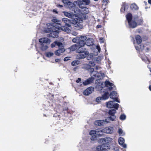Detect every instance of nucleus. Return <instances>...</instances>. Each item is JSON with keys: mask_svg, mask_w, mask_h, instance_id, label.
<instances>
[{"mask_svg": "<svg viewBox=\"0 0 151 151\" xmlns=\"http://www.w3.org/2000/svg\"><path fill=\"white\" fill-rule=\"evenodd\" d=\"M105 85L106 87L108 88V89L109 91H111L114 89V84L112 83H111L109 81H106L105 82Z\"/></svg>", "mask_w": 151, "mask_h": 151, "instance_id": "15", "label": "nucleus"}, {"mask_svg": "<svg viewBox=\"0 0 151 151\" xmlns=\"http://www.w3.org/2000/svg\"><path fill=\"white\" fill-rule=\"evenodd\" d=\"M72 34L74 36H76L77 35V33L74 32Z\"/></svg>", "mask_w": 151, "mask_h": 151, "instance_id": "54", "label": "nucleus"}, {"mask_svg": "<svg viewBox=\"0 0 151 151\" xmlns=\"http://www.w3.org/2000/svg\"><path fill=\"white\" fill-rule=\"evenodd\" d=\"M89 64L91 66H91H94L95 65V64L94 62L92 61H90Z\"/></svg>", "mask_w": 151, "mask_h": 151, "instance_id": "45", "label": "nucleus"}, {"mask_svg": "<svg viewBox=\"0 0 151 151\" xmlns=\"http://www.w3.org/2000/svg\"><path fill=\"white\" fill-rule=\"evenodd\" d=\"M94 88L93 87L90 86L85 90L83 92L84 95L88 96L93 91Z\"/></svg>", "mask_w": 151, "mask_h": 151, "instance_id": "11", "label": "nucleus"}, {"mask_svg": "<svg viewBox=\"0 0 151 151\" xmlns=\"http://www.w3.org/2000/svg\"><path fill=\"white\" fill-rule=\"evenodd\" d=\"M103 100L101 97H99L96 99V101L97 102H99L101 100Z\"/></svg>", "mask_w": 151, "mask_h": 151, "instance_id": "43", "label": "nucleus"}, {"mask_svg": "<svg viewBox=\"0 0 151 151\" xmlns=\"http://www.w3.org/2000/svg\"><path fill=\"white\" fill-rule=\"evenodd\" d=\"M148 2L150 4H151V0H148Z\"/></svg>", "mask_w": 151, "mask_h": 151, "instance_id": "62", "label": "nucleus"}, {"mask_svg": "<svg viewBox=\"0 0 151 151\" xmlns=\"http://www.w3.org/2000/svg\"><path fill=\"white\" fill-rule=\"evenodd\" d=\"M116 112V110L115 109H111L109 111V113L110 115L111 120V121H115L116 119V116L114 114Z\"/></svg>", "mask_w": 151, "mask_h": 151, "instance_id": "13", "label": "nucleus"}, {"mask_svg": "<svg viewBox=\"0 0 151 151\" xmlns=\"http://www.w3.org/2000/svg\"><path fill=\"white\" fill-rule=\"evenodd\" d=\"M93 81L92 78H89L87 80L83 81V84L84 86H86L91 83Z\"/></svg>", "mask_w": 151, "mask_h": 151, "instance_id": "21", "label": "nucleus"}, {"mask_svg": "<svg viewBox=\"0 0 151 151\" xmlns=\"http://www.w3.org/2000/svg\"><path fill=\"white\" fill-rule=\"evenodd\" d=\"M126 17L128 23L132 20V14L130 13H128L126 16Z\"/></svg>", "mask_w": 151, "mask_h": 151, "instance_id": "28", "label": "nucleus"}, {"mask_svg": "<svg viewBox=\"0 0 151 151\" xmlns=\"http://www.w3.org/2000/svg\"><path fill=\"white\" fill-rule=\"evenodd\" d=\"M89 54L88 52L87 51L80 52L78 55V58H85L86 55Z\"/></svg>", "mask_w": 151, "mask_h": 151, "instance_id": "19", "label": "nucleus"}, {"mask_svg": "<svg viewBox=\"0 0 151 151\" xmlns=\"http://www.w3.org/2000/svg\"><path fill=\"white\" fill-rule=\"evenodd\" d=\"M84 46H81L78 44V48L76 50V52L79 53L86 51V49L83 47Z\"/></svg>", "mask_w": 151, "mask_h": 151, "instance_id": "24", "label": "nucleus"}, {"mask_svg": "<svg viewBox=\"0 0 151 151\" xmlns=\"http://www.w3.org/2000/svg\"><path fill=\"white\" fill-rule=\"evenodd\" d=\"M126 116L125 115H124V114H123V120L125 119H126Z\"/></svg>", "mask_w": 151, "mask_h": 151, "instance_id": "57", "label": "nucleus"}, {"mask_svg": "<svg viewBox=\"0 0 151 151\" xmlns=\"http://www.w3.org/2000/svg\"><path fill=\"white\" fill-rule=\"evenodd\" d=\"M148 67L149 68V69L150 70V72H151V68H150L148 66Z\"/></svg>", "mask_w": 151, "mask_h": 151, "instance_id": "64", "label": "nucleus"}, {"mask_svg": "<svg viewBox=\"0 0 151 151\" xmlns=\"http://www.w3.org/2000/svg\"><path fill=\"white\" fill-rule=\"evenodd\" d=\"M113 139L112 138L110 137H105L104 138L101 139V141L103 143H111Z\"/></svg>", "mask_w": 151, "mask_h": 151, "instance_id": "18", "label": "nucleus"}, {"mask_svg": "<svg viewBox=\"0 0 151 151\" xmlns=\"http://www.w3.org/2000/svg\"><path fill=\"white\" fill-rule=\"evenodd\" d=\"M140 47H139L138 46V47H135V48L136 49L139 51L140 50H143L144 49V45L143 44H141L139 45Z\"/></svg>", "mask_w": 151, "mask_h": 151, "instance_id": "35", "label": "nucleus"}, {"mask_svg": "<svg viewBox=\"0 0 151 151\" xmlns=\"http://www.w3.org/2000/svg\"><path fill=\"white\" fill-rule=\"evenodd\" d=\"M86 45L88 46L92 45L93 44V40L92 39H89L86 40Z\"/></svg>", "mask_w": 151, "mask_h": 151, "instance_id": "27", "label": "nucleus"}, {"mask_svg": "<svg viewBox=\"0 0 151 151\" xmlns=\"http://www.w3.org/2000/svg\"><path fill=\"white\" fill-rule=\"evenodd\" d=\"M91 70L93 71L91 74V76L96 77L99 79L102 78L104 76V73H97L96 71H94L93 69H91Z\"/></svg>", "mask_w": 151, "mask_h": 151, "instance_id": "8", "label": "nucleus"}, {"mask_svg": "<svg viewBox=\"0 0 151 151\" xmlns=\"http://www.w3.org/2000/svg\"><path fill=\"white\" fill-rule=\"evenodd\" d=\"M118 133L119 135H120L122 133V129L121 128H119L118 131Z\"/></svg>", "mask_w": 151, "mask_h": 151, "instance_id": "46", "label": "nucleus"}, {"mask_svg": "<svg viewBox=\"0 0 151 151\" xmlns=\"http://www.w3.org/2000/svg\"><path fill=\"white\" fill-rule=\"evenodd\" d=\"M57 6L58 7H60V8H61V7H63V5H58Z\"/></svg>", "mask_w": 151, "mask_h": 151, "instance_id": "56", "label": "nucleus"}, {"mask_svg": "<svg viewBox=\"0 0 151 151\" xmlns=\"http://www.w3.org/2000/svg\"><path fill=\"white\" fill-rule=\"evenodd\" d=\"M62 2L66 5H70V3L68 0H63Z\"/></svg>", "mask_w": 151, "mask_h": 151, "instance_id": "40", "label": "nucleus"}, {"mask_svg": "<svg viewBox=\"0 0 151 151\" xmlns=\"http://www.w3.org/2000/svg\"><path fill=\"white\" fill-rule=\"evenodd\" d=\"M130 7L132 9L134 10H138L139 9L138 6L135 3L131 4Z\"/></svg>", "mask_w": 151, "mask_h": 151, "instance_id": "32", "label": "nucleus"}, {"mask_svg": "<svg viewBox=\"0 0 151 151\" xmlns=\"http://www.w3.org/2000/svg\"><path fill=\"white\" fill-rule=\"evenodd\" d=\"M70 57H66L64 59V61H67L70 60Z\"/></svg>", "mask_w": 151, "mask_h": 151, "instance_id": "47", "label": "nucleus"}, {"mask_svg": "<svg viewBox=\"0 0 151 151\" xmlns=\"http://www.w3.org/2000/svg\"><path fill=\"white\" fill-rule=\"evenodd\" d=\"M118 142L119 144L122 146H123V138L120 137L118 139Z\"/></svg>", "mask_w": 151, "mask_h": 151, "instance_id": "38", "label": "nucleus"}, {"mask_svg": "<svg viewBox=\"0 0 151 151\" xmlns=\"http://www.w3.org/2000/svg\"><path fill=\"white\" fill-rule=\"evenodd\" d=\"M47 28H45L44 30L45 32L47 33L50 32V36L54 38L57 37L59 31L61 30L58 29V28L59 26L55 27L52 26L51 24H47Z\"/></svg>", "mask_w": 151, "mask_h": 151, "instance_id": "2", "label": "nucleus"}, {"mask_svg": "<svg viewBox=\"0 0 151 151\" xmlns=\"http://www.w3.org/2000/svg\"><path fill=\"white\" fill-rule=\"evenodd\" d=\"M100 42L101 43H103L104 42V39L102 38H100Z\"/></svg>", "mask_w": 151, "mask_h": 151, "instance_id": "49", "label": "nucleus"}, {"mask_svg": "<svg viewBox=\"0 0 151 151\" xmlns=\"http://www.w3.org/2000/svg\"><path fill=\"white\" fill-rule=\"evenodd\" d=\"M62 21L65 24V25L68 26L69 28H67L65 27H58V29L59 30H61L67 33H69L71 32V25L70 23L72 24V19L70 20L67 18H63L62 19Z\"/></svg>", "mask_w": 151, "mask_h": 151, "instance_id": "3", "label": "nucleus"}, {"mask_svg": "<svg viewBox=\"0 0 151 151\" xmlns=\"http://www.w3.org/2000/svg\"><path fill=\"white\" fill-rule=\"evenodd\" d=\"M149 88L150 90L151 91V85L149 86Z\"/></svg>", "mask_w": 151, "mask_h": 151, "instance_id": "60", "label": "nucleus"}, {"mask_svg": "<svg viewBox=\"0 0 151 151\" xmlns=\"http://www.w3.org/2000/svg\"><path fill=\"white\" fill-rule=\"evenodd\" d=\"M83 68L86 69L87 70H89V69L90 70V72L92 73L93 71L91 70V69H93V68H91V66L88 65V64H85L83 65Z\"/></svg>", "mask_w": 151, "mask_h": 151, "instance_id": "30", "label": "nucleus"}, {"mask_svg": "<svg viewBox=\"0 0 151 151\" xmlns=\"http://www.w3.org/2000/svg\"><path fill=\"white\" fill-rule=\"evenodd\" d=\"M96 133V130H92L89 132V134L91 136V140L94 141L97 139V137Z\"/></svg>", "mask_w": 151, "mask_h": 151, "instance_id": "12", "label": "nucleus"}, {"mask_svg": "<svg viewBox=\"0 0 151 151\" xmlns=\"http://www.w3.org/2000/svg\"><path fill=\"white\" fill-rule=\"evenodd\" d=\"M110 120H111V118H110V117H107L106 119H105V120L104 121V122H105V124H106V123H108L109 122H110Z\"/></svg>", "mask_w": 151, "mask_h": 151, "instance_id": "41", "label": "nucleus"}, {"mask_svg": "<svg viewBox=\"0 0 151 151\" xmlns=\"http://www.w3.org/2000/svg\"><path fill=\"white\" fill-rule=\"evenodd\" d=\"M101 25H98L97 26L98 28H100L101 27Z\"/></svg>", "mask_w": 151, "mask_h": 151, "instance_id": "61", "label": "nucleus"}, {"mask_svg": "<svg viewBox=\"0 0 151 151\" xmlns=\"http://www.w3.org/2000/svg\"><path fill=\"white\" fill-rule=\"evenodd\" d=\"M103 100H106L109 98V93L108 92H105L101 97Z\"/></svg>", "mask_w": 151, "mask_h": 151, "instance_id": "29", "label": "nucleus"}, {"mask_svg": "<svg viewBox=\"0 0 151 151\" xmlns=\"http://www.w3.org/2000/svg\"><path fill=\"white\" fill-rule=\"evenodd\" d=\"M114 150H115L116 151H119V149L118 148H114Z\"/></svg>", "mask_w": 151, "mask_h": 151, "instance_id": "55", "label": "nucleus"}, {"mask_svg": "<svg viewBox=\"0 0 151 151\" xmlns=\"http://www.w3.org/2000/svg\"><path fill=\"white\" fill-rule=\"evenodd\" d=\"M90 3V0H79L78 2V4L80 7H81L82 5H88Z\"/></svg>", "mask_w": 151, "mask_h": 151, "instance_id": "14", "label": "nucleus"}, {"mask_svg": "<svg viewBox=\"0 0 151 151\" xmlns=\"http://www.w3.org/2000/svg\"><path fill=\"white\" fill-rule=\"evenodd\" d=\"M134 19L136 21V23L138 24H140L143 22V20L142 19L139 17L137 16H136L134 17Z\"/></svg>", "mask_w": 151, "mask_h": 151, "instance_id": "23", "label": "nucleus"}, {"mask_svg": "<svg viewBox=\"0 0 151 151\" xmlns=\"http://www.w3.org/2000/svg\"><path fill=\"white\" fill-rule=\"evenodd\" d=\"M120 119L121 120H123V115L122 114H121L120 116Z\"/></svg>", "mask_w": 151, "mask_h": 151, "instance_id": "58", "label": "nucleus"}, {"mask_svg": "<svg viewBox=\"0 0 151 151\" xmlns=\"http://www.w3.org/2000/svg\"><path fill=\"white\" fill-rule=\"evenodd\" d=\"M94 124L96 125L104 126L105 124L104 120H97L94 122Z\"/></svg>", "mask_w": 151, "mask_h": 151, "instance_id": "25", "label": "nucleus"}, {"mask_svg": "<svg viewBox=\"0 0 151 151\" xmlns=\"http://www.w3.org/2000/svg\"><path fill=\"white\" fill-rule=\"evenodd\" d=\"M63 47H63L59 48V49L55 52V54L59 56L60 55L61 53L65 52V49L63 48Z\"/></svg>", "mask_w": 151, "mask_h": 151, "instance_id": "20", "label": "nucleus"}, {"mask_svg": "<svg viewBox=\"0 0 151 151\" xmlns=\"http://www.w3.org/2000/svg\"><path fill=\"white\" fill-rule=\"evenodd\" d=\"M96 47L97 49L98 50L99 52H100V51L101 50V48H100V46H99L97 45L96 46Z\"/></svg>", "mask_w": 151, "mask_h": 151, "instance_id": "48", "label": "nucleus"}, {"mask_svg": "<svg viewBox=\"0 0 151 151\" xmlns=\"http://www.w3.org/2000/svg\"><path fill=\"white\" fill-rule=\"evenodd\" d=\"M109 0H103L104 2L106 3H108Z\"/></svg>", "mask_w": 151, "mask_h": 151, "instance_id": "59", "label": "nucleus"}, {"mask_svg": "<svg viewBox=\"0 0 151 151\" xmlns=\"http://www.w3.org/2000/svg\"><path fill=\"white\" fill-rule=\"evenodd\" d=\"M72 41L74 43H76L78 41L79 42V38H73L72 40Z\"/></svg>", "mask_w": 151, "mask_h": 151, "instance_id": "44", "label": "nucleus"}, {"mask_svg": "<svg viewBox=\"0 0 151 151\" xmlns=\"http://www.w3.org/2000/svg\"><path fill=\"white\" fill-rule=\"evenodd\" d=\"M87 39V37L86 36H81L79 38V42L78 44L81 46H84L86 45V42Z\"/></svg>", "mask_w": 151, "mask_h": 151, "instance_id": "10", "label": "nucleus"}, {"mask_svg": "<svg viewBox=\"0 0 151 151\" xmlns=\"http://www.w3.org/2000/svg\"><path fill=\"white\" fill-rule=\"evenodd\" d=\"M142 59L143 60L145 61L147 64H148L150 63V60L147 58L145 56L144 57H142Z\"/></svg>", "mask_w": 151, "mask_h": 151, "instance_id": "36", "label": "nucleus"}, {"mask_svg": "<svg viewBox=\"0 0 151 151\" xmlns=\"http://www.w3.org/2000/svg\"><path fill=\"white\" fill-rule=\"evenodd\" d=\"M101 68V67L99 66H96V69L97 70H98L100 69Z\"/></svg>", "mask_w": 151, "mask_h": 151, "instance_id": "52", "label": "nucleus"}, {"mask_svg": "<svg viewBox=\"0 0 151 151\" xmlns=\"http://www.w3.org/2000/svg\"><path fill=\"white\" fill-rule=\"evenodd\" d=\"M57 45L59 48L63 47V45L62 43L59 42V41H56L51 45V47L53 48L55 47L56 45Z\"/></svg>", "mask_w": 151, "mask_h": 151, "instance_id": "17", "label": "nucleus"}, {"mask_svg": "<svg viewBox=\"0 0 151 151\" xmlns=\"http://www.w3.org/2000/svg\"><path fill=\"white\" fill-rule=\"evenodd\" d=\"M124 141V139H123V142ZM127 147V145L126 144L123 143V148H126Z\"/></svg>", "mask_w": 151, "mask_h": 151, "instance_id": "53", "label": "nucleus"}, {"mask_svg": "<svg viewBox=\"0 0 151 151\" xmlns=\"http://www.w3.org/2000/svg\"><path fill=\"white\" fill-rule=\"evenodd\" d=\"M109 96L110 98L113 99L114 101H116L118 103L120 102L118 98V94L115 91H113L111 93Z\"/></svg>", "mask_w": 151, "mask_h": 151, "instance_id": "9", "label": "nucleus"}, {"mask_svg": "<svg viewBox=\"0 0 151 151\" xmlns=\"http://www.w3.org/2000/svg\"><path fill=\"white\" fill-rule=\"evenodd\" d=\"M52 21L53 22L57 24H59L60 25L61 24L60 22L61 21L60 20L57 19L56 18H54L52 19Z\"/></svg>", "mask_w": 151, "mask_h": 151, "instance_id": "34", "label": "nucleus"}, {"mask_svg": "<svg viewBox=\"0 0 151 151\" xmlns=\"http://www.w3.org/2000/svg\"><path fill=\"white\" fill-rule=\"evenodd\" d=\"M97 55L98 53L96 52V54L94 55ZM87 55H88L87 57V59L88 60H89L91 59L93 57V56H94V55H93L92 54H91L89 55L88 54Z\"/></svg>", "mask_w": 151, "mask_h": 151, "instance_id": "39", "label": "nucleus"}, {"mask_svg": "<svg viewBox=\"0 0 151 151\" xmlns=\"http://www.w3.org/2000/svg\"><path fill=\"white\" fill-rule=\"evenodd\" d=\"M81 11L82 12L81 14L77 15V16L79 17V19H82V22L83 19H86V16L85 14H88L89 11L88 9L86 7L83 8Z\"/></svg>", "mask_w": 151, "mask_h": 151, "instance_id": "5", "label": "nucleus"}, {"mask_svg": "<svg viewBox=\"0 0 151 151\" xmlns=\"http://www.w3.org/2000/svg\"><path fill=\"white\" fill-rule=\"evenodd\" d=\"M109 148V144H104L97 147L96 149L98 151H108L107 149Z\"/></svg>", "mask_w": 151, "mask_h": 151, "instance_id": "7", "label": "nucleus"}, {"mask_svg": "<svg viewBox=\"0 0 151 151\" xmlns=\"http://www.w3.org/2000/svg\"><path fill=\"white\" fill-rule=\"evenodd\" d=\"M106 106L109 108H114L116 109H117L119 107V105L118 104L114 103L112 101H110L106 103Z\"/></svg>", "mask_w": 151, "mask_h": 151, "instance_id": "6", "label": "nucleus"}, {"mask_svg": "<svg viewBox=\"0 0 151 151\" xmlns=\"http://www.w3.org/2000/svg\"><path fill=\"white\" fill-rule=\"evenodd\" d=\"M96 135L97 137H99L102 136L103 134L104 133V129H99L96 130Z\"/></svg>", "mask_w": 151, "mask_h": 151, "instance_id": "22", "label": "nucleus"}, {"mask_svg": "<svg viewBox=\"0 0 151 151\" xmlns=\"http://www.w3.org/2000/svg\"><path fill=\"white\" fill-rule=\"evenodd\" d=\"M51 42L50 39L46 37H43L39 40L40 49L42 51L46 50L48 48L47 44H49Z\"/></svg>", "mask_w": 151, "mask_h": 151, "instance_id": "4", "label": "nucleus"}, {"mask_svg": "<svg viewBox=\"0 0 151 151\" xmlns=\"http://www.w3.org/2000/svg\"><path fill=\"white\" fill-rule=\"evenodd\" d=\"M78 44L77 45H72V46H71L70 49V50L72 51H74L75 50H77V49L78 48Z\"/></svg>", "mask_w": 151, "mask_h": 151, "instance_id": "33", "label": "nucleus"}, {"mask_svg": "<svg viewBox=\"0 0 151 151\" xmlns=\"http://www.w3.org/2000/svg\"><path fill=\"white\" fill-rule=\"evenodd\" d=\"M63 13L66 17L72 19L71 23L74 26L76 27L78 29H80L83 28V26L81 24L82 22V19H79V17L77 16V15L65 12H64Z\"/></svg>", "mask_w": 151, "mask_h": 151, "instance_id": "1", "label": "nucleus"}, {"mask_svg": "<svg viewBox=\"0 0 151 151\" xmlns=\"http://www.w3.org/2000/svg\"><path fill=\"white\" fill-rule=\"evenodd\" d=\"M54 55V53L51 52H47L46 53L45 55L48 58H50L52 56Z\"/></svg>", "mask_w": 151, "mask_h": 151, "instance_id": "37", "label": "nucleus"}, {"mask_svg": "<svg viewBox=\"0 0 151 151\" xmlns=\"http://www.w3.org/2000/svg\"><path fill=\"white\" fill-rule=\"evenodd\" d=\"M55 61L56 62L59 63L60 61V60L59 59H56L55 60Z\"/></svg>", "mask_w": 151, "mask_h": 151, "instance_id": "50", "label": "nucleus"}, {"mask_svg": "<svg viewBox=\"0 0 151 151\" xmlns=\"http://www.w3.org/2000/svg\"><path fill=\"white\" fill-rule=\"evenodd\" d=\"M104 132L107 134H112L113 132L114 129L113 127H109L104 128Z\"/></svg>", "mask_w": 151, "mask_h": 151, "instance_id": "16", "label": "nucleus"}, {"mask_svg": "<svg viewBox=\"0 0 151 151\" xmlns=\"http://www.w3.org/2000/svg\"><path fill=\"white\" fill-rule=\"evenodd\" d=\"M53 11L54 12H55L56 13H57V12L56 10H54Z\"/></svg>", "mask_w": 151, "mask_h": 151, "instance_id": "63", "label": "nucleus"}, {"mask_svg": "<svg viewBox=\"0 0 151 151\" xmlns=\"http://www.w3.org/2000/svg\"><path fill=\"white\" fill-rule=\"evenodd\" d=\"M78 62L77 60H75L72 62L71 63L72 65L73 66L76 65L78 64Z\"/></svg>", "mask_w": 151, "mask_h": 151, "instance_id": "42", "label": "nucleus"}, {"mask_svg": "<svg viewBox=\"0 0 151 151\" xmlns=\"http://www.w3.org/2000/svg\"><path fill=\"white\" fill-rule=\"evenodd\" d=\"M81 79L80 78H78L76 80V82L77 83H79L81 81Z\"/></svg>", "mask_w": 151, "mask_h": 151, "instance_id": "51", "label": "nucleus"}, {"mask_svg": "<svg viewBox=\"0 0 151 151\" xmlns=\"http://www.w3.org/2000/svg\"><path fill=\"white\" fill-rule=\"evenodd\" d=\"M135 39L137 43L139 44L141 43L142 41V39L140 36L139 35H136L135 36Z\"/></svg>", "mask_w": 151, "mask_h": 151, "instance_id": "31", "label": "nucleus"}, {"mask_svg": "<svg viewBox=\"0 0 151 151\" xmlns=\"http://www.w3.org/2000/svg\"><path fill=\"white\" fill-rule=\"evenodd\" d=\"M128 23L129 26L132 28H134L136 27L137 24L136 21H135L134 19V18L132 20L129 22Z\"/></svg>", "mask_w": 151, "mask_h": 151, "instance_id": "26", "label": "nucleus"}]
</instances>
